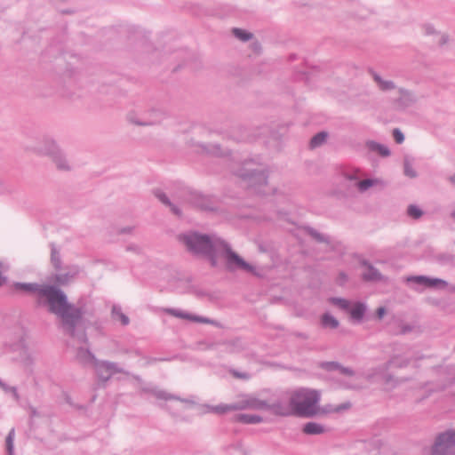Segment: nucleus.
I'll return each mask as SVG.
<instances>
[{"instance_id":"f257e3e1","label":"nucleus","mask_w":455,"mask_h":455,"mask_svg":"<svg viewBox=\"0 0 455 455\" xmlns=\"http://www.w3.org/2000/svg\"><path fill=\"white\" fill-rule=\"evenodd\" d=\"M320 393L315 389L300 387L289 393V403H275L273 413L279 416H312L319 412Z\"/></svg>"},{"instance_id":"f03ea898","label":"nucleus","mask_w":455,"mask_h":455,"mask_svg":"<svg viewBox=\"0 0 455 455\" xmlns=\"http://www.w3.org/2000/svg\"><path fill=\"white\" fill-rule=\"evenodd\" d=\"M38 291L40 295L46 298L51 311L60 315L68 330L71 331L81 318L80 311L69 306L66 301L65 295L54 287L44 286Z\"/></svg>"},{"instance_id":"7ed1b4c3","label":"nucleus","mask_w":455,"mask_h":455,"mask_svg":"<svg viewBox=\"0 0 455 455\" xmlns=\"http://www.w3.org/2000/svg\"><path fill=\"white\" fill-rule=\"evenodd\" d=\"M183 241L188 249L194 253H202L209 257L212 264H217L216 243H222L220 240L210 241L207 236L192 234L183 236Z\"/></svg>"},{"instance_id":"20e7f679","label":"nucleus","mask_w":455,"mask_h":455,"mask_svg":"<svg viewBox=\"0 0 455 455\" xmlns=\"http://www.w3.org/2000/svg\"><path fill=\"white\" fill-rule=\"evenodd\" d=\"M216 255L223 258L226 261V265L228 268L234 269L238 268L246 272L253 273V267L245 262L238 254L231 251L226 243H216Z\"/></svg>"},{"instance_id":"39448f33","label":"nucleus","mask_w":455,"mask_h":455,"mask_svg":"<svg viewBox=\"0 0 455 455\" xmlns=\"http://www.w3.org/2000/svg\"><path fill=\"white\" fill-rule=\"evenodd\" d=\"M454 445L455 430L443 433L436 439L432 455H454Z\"/></svg>"},{"instance_id":"423d86ee","label":"nucleus","mask_w":455,"mask_h":455,"mask_svg":"<svg viewBox=\"0 0 455 455\" xmlns=\"http://www.w3.org/2000/svg\"><path fill=\"white\" fill-rule=\"evenodd\" d=\"M273 405H268L266 402L256 397H245L237 403L238 410L253 409V410H270L273 412Z\"/></svg>"},{"instance_id":"0eeeda50","label":"nucleus","mask_w":455,"mask_h":455,"mask_svg":"<svg viewBox=\"0 0 455 455\" xmlns=\"http://www.w3.org/2000/svg\"><path fill=\"white\" fill-rule=\"evenodd\" d=\"M409 282L427 286V287H444L446 286L445 281L437 278H427L425 276H412L408 278Z\"/></svg>"},{"instance_id":"6e6552de","label":"nucleus","mask_w":455,"mask_h":455,"mask_svg":"<svg viewBox=\"0 0 455 455\" xmlns=\"http://www.w3.org/2000/svg\"><path fill=\"white\" fill-rule=\"evenodd\" d=\"M12 292H34L37 291V287L32 283H15L10 286Z\"/></svg>"},{"instance_id":"1a4fd4ad","label":"nucleus","mask_w":455,"mask_h":455,"mask_svg":"<svg viewBox=\"0 0 455 455\" xmlns=\"http://www.w3.org/2000/svg\"><path fill=\"white\" fill-rule=\"evenodd\" d=\"M322 325L325 328L335 329L339 325L338 320L330 314H324L321 318Z\"/></svg>"},{"instance_id":"9d476101","label":"nucleus","mask_w":455,"mask_h":455,"mask_svg":"<svg viewBox=\"0 0 455 455\" xmlns=\"http://www.w3.org/2000/svg\"><path fill=\"white\" fill-rule=\"evenodd\" d=\"M365 307L363 304H355L350 310V315L352 318L359 320L364 314Z\"/></svg>"},{"instance_id":"9b49d317","label":"nucleus","mask_w":455,"mask_h":455,"mask_svg":"<svg viewBox=\"0 0 455 455\" xmlns=\"http://www.w3.org/2000/svg\"><path fill=\"white\" fill-rule=\"evenodd\" d=\"M212 411H214L216 413L223 414V413H227L228 411H236V410H238V408H237V403H235V404L218 405V406L212 407Z\"/></svg>"},{"instance_id":"f8f14e48","label":"nucleus","mask_w":455,"mask_h":455,"mask_svg":"<svg viewBox=\"0 0 455 455\" xmlns=\"http://www.w3.org/2000/svg\"><path fill=\"white\" fill-rule=\"evenodd\" d=\"M304 432L310 435L321 434L323 432V428L319 424L307 423L304 427Z\"/></svg>"},{"instance_id":"ddd939ff","label":"nucleus","mask_w":455,"mask_h":455,"mask_svg":"<svg viewBox=\"0 0 455 455\" xmlns=\"http://www.w3.org/2000/svg\"><path fill=\"white\" fill-rule=\"evenodd\" d=\"M327 138L326 132H319L318 134L315 135L310 141V147L312 148H316L320 145H322Z\"/></svg>"},{"instance_id":"4468645a","label":"nucleus","mask_w":455,"mask_h":455,"mask_svg":"<svg viewBox=\"0 0 455 455\" xmlns=\"http://www.w3.org/2000/svg\"><path fill=\"white\" fill-rule=\"evenodd\" d=\"M238 419L246 424H255L262 420L259 416L251 414H242L238 417Z\"/></svg>"},{"instance_id":"2eb2a0df","label":"nucleus","mask_w":455,"mask_h":455,"mask_svg":"<svg viewBox=\"0 0 455 455\" xmlns=\"http://www.w3.org/2000/svg\"><path fill=\"white\" fill-rule=\"evenodd\" d=\"M233 33L237 38H239L242 41H248L252 36L251 34L240 28H234Z\"/></svg>"},{"instance_id":"dca6fc26","label":"nucleus","mask_w":455,"mask_h":455,"mask_svg":"<svg viewBox=\"0 0 455 455\" xmlns=\"http://www.w3.org/2000/svg\"><path fill=\"white\" fill-rule=\"evenodd\" d=\"M113 317L115 320L119 321L122 324L125 325L129 323L128 317L119 310H113Z\"/></svg>"},{"instance_id":"f3484780","label":"nucleus","mask_w":455,"mask_h":455,"mask_svg":"<svg viewBox=\"0 0 455 455\" xmlns=\"http://www.w3.org/2000/svg\"><path fill=\"white\" fill-rule=\"evenodd\" d=\"M408 214L414 219H418L422 215V212L419 207L410 205L408 208Z\"/></svg>"},{"instance_id":"a211bd4d","label":"nucleus","mask_w":455,"mask_h":455,"mask_svg":"<svg viewBox=\"0 0 455 455\" xmlns=\"http://www.w3.org/2000/svg\"><path fill=\"white\" fill-rule=\"evenodd\" d=\"M13 440H14V431H10L7 438H6V445L7 450L10 455L12 454V449H13Z\"/></svg>"},{"instance_id":"6ab92c4d","label":"nucleus","mask_w":455,"mask_h":455,"mask_svg":"<svg viewBox=\"0 0 455 455\" xmlns=\"http://www.w3.org/2000/svg\"><path fill=\"white\" fill-rule=\"evenodd\" d=\"M375 183H376V180H364L358 183V188L360 190L363 191V190H366L371 186L374 185Z\"/></svg>"},{"instance_id":"aec40b11","label":"nucleus","mask_w":455,"mask_h":455,"mask_svg":"<svg viewBox=\"0 0 455 455\" xmlns=\"http://www.w3.org/2000/svg\"><path fill=\"white\" fill-rule=\"evenodd\" d=\"M331 302L340 308L345 309L348 307V302L342 299H331Z\"/></svg>"},{"instance_id":"412c9836","label":"nucleus","mask_w":455,"mask_h":455,"mask_svg":"<svg viewBox=\"0 0 455 455\" xmlns=\"http://www.w3.org/2000/svg\"><path fill=\"white\" fill-rule=\"evenodd\" d=\"M393 135H394L395 140L399 144L402 143L404 140L403 134L398 129L394 130Z\"/></svg>"},{"instance_id":"4be33fe9","label":"nucleus","mask_w":455,"mask_h":455,"mask_svg":"<svg viewBox=\"0 0 455 455\" xmlns=\"http://www.w3.org/2000/svg\"><path fill=\"white\" fill-rule=\"evenodd\" d=\"M375 79L379 82V86L382 90H387L393 87V84L390 82L379 81V77H375Z\"/></svg>"},{"instance_id":"5701e85b","label":"nucleus","mask_w":455,"mask_h":455,"mask_svg":"<svg viewBox=\"0 0 455 455\" xmlns=\"http://www.w3.org/2000/svg\"><path fill=\"white\" fill-rule=\"evenodd\" d=\"M231 373L235 378H237V379H249V375L245 372H237L235 371H232Z\"/></svg>"},{"instance_id":"b1692460","label":"nucleus","mask_w":455,"mask_h":455,"mask_svg":"<svg viewBox=\"0 0 455 455\" xmlns=\"http://www.w3.org/2000/svg\"><path fill=\"white\" fill-rule=\"evenodd\" d=\"M405 174L411 178H413L416 176V173L415 172L413 171V169L409 165V164H405Z\"/></svg>"},{"instance_id":"393cba45","label":"nucleus","mask_w":455,"mask_h":455,"mask_svg":"<svg viewBox=\"0 0 455 455\" xmlns=\"http://www.w3.org/2000/svg\"><path fill=\"white\" fill-rule=\"evenodd\" d=\"M377 277H378V273L373 271L372 269H371L370 275L363 274V278L366 280H374Z\"/></svg>"},{"instance_id":"a878e982","label":"nucleus","mask_w":455,"mask_h":455,"mask_svg":"<svg viewBox=\"0 0 455 455\" xmlns=\"http://www.w3.org/2000/svg\"><path fill=\"white\" fill-rule=\"evenodd\" d=\"M376 314H377L378 318H379V319H381V318L385 315V314H386V310H385V308H384V307H379V308L377 309Z\"/></svg>"},{"instance_id":"bb28decb","label":"nucleus","mask_w":455,"mask_h":455,"mask_svg":"<svg viewBox=\"0 0 455 455\" xmlns=\"http://www.w3.org/2000/svg\"><path fill=\"white\" fill-rule=\"evenodd\" d=\"M104 369L108 370V367L107 365H105V364H101V365H99V366H98V368H97V371H98V373H99L102 378H104V376L102 375V371H103ZM107 378H108V377H105V379H107Z\"/></svg>"},{"instance_id":"cd10ccee","label":"nucleus","mask_w":455,"mask_h":455,"mask_svg":"<svg viewBox=\"0 0 455 455\" xmlns=\"http://www.w3.org/2000/svg\"><path fill=\"white\" fill-rule=\"evenodd\" d=\"M158 198L164 203V204H169V201L167 200L166 196L163 194L157 195Z\"/></svg>"},{"instance_id":"c85d7f7f","label":"nucleus","mask_w":455,"mask_h":455,"mask_svg":"<svg viewBox=\"0 0 455 455\" xmlns=\"http://www.w3.org/2000/svg\"><path fill=\"white\" fill-rule=\"evenodd\" d=\"M347 408H348V405H343V406H341V407H337V408H334V409H332V410H330L329 411H340L341 409H347Z\"/></svg>"},{"instance_id":"c756f323","label":"nucleus","mask_w":455,"mask_h":455,"mask_svg":"<svg viewBox=\"0 0 455 455\" xmlns=\"http://www.w3.org/2000/svg\"><path fill=\"white\" fill-rule=\"evenodd\" d=\"M381 154L384 155V156H387L388 155V150L387 149H381L380 150Z\"/></svg>"},{"instance_id":"7c9ffc66","label":"nucleus","mask_w":455,"mask_h":455,"mask_svg":"<svg viewBox=\"0 0 455 455\" xmlns=\"http://www.w3.org/2000/svg\"><path fill=\"white\" fill-rule=\"evenodd\" d=\"M454 215H455V212H454Z\"/></svg>"}]
</instances>
